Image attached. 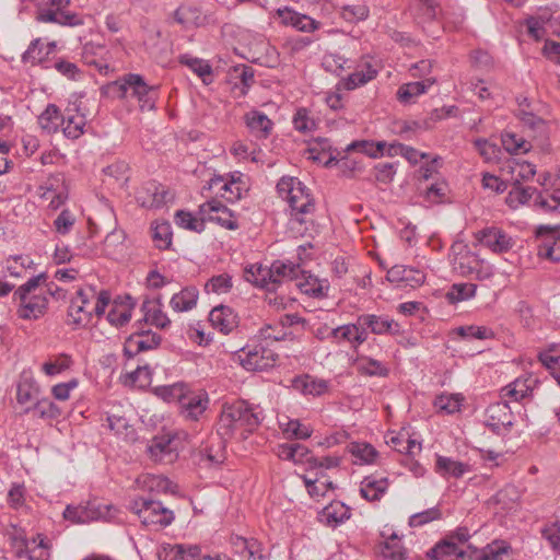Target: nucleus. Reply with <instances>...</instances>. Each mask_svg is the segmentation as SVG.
Wrapping results in <instances>:
<instances>
[{
	"label": "nucleus",
	"mask_w": 560,
	"mask_h": 560,
	"mask_svg": "<svg viewBox=\"0 0 560 560\" xmlns=\"http://www.w3.org/2000/svg\"><path fill=\"white\" fill-rule=\"evenodd\" d=\"M435 470L442 477L460 478L464 474L469 471V465L454 460L450 457L438 456Z\"/></svg>",
	"instance_id": "nucleus-40"
},
{
	"label": "nucleus",
	"mask_w": 560,
	"mask_h": 560,
	"mask_svg": "<svg viewBox=\"0 0 560 560\" xmlns=\"http://www.w3.org/2000/svg\"><path fill=\"white\" fill-rule=\"evenodd\" d=\"M161 342V337L151 331H141L131 334L125 341L124 353L127 358H133L142 351L156 348Z\"/></svg>",
	"instance_id": "nucleus-17"
},
{
	"label": "nucleus",
	"mask_w": 560,
	"mask_h": 560,
	"mask_svg": "<svg viewBox=\"0 0 560 560\" xmlns=\"http://www.w3.org/2000/svg\"><path fill=\"white\" fill-rule=\"evenodd\" d=\"M303 480L308 494L314 499L324 497L329 490L335 488L323 470L316 472L308 471L307 475L303 476Z\"/></svg>",
	"instance_id": "nucleus-33"
},
{
	"label": "nucleus",
	"mask_w": 560,
	"mask_h": 560,
	"mask_svg": "<svg viewBox=\"0 0 560 560\" xmlns=\"http://www.w3.org/2000/svg\"><path fill=\"white\" fill-rule=\"evenodd\" d=\"M350 453L360 460L361 464H372L375 462L377 451L368 443H352Z\"/></svg>",
	"instance_id": "nucleus-59"
},
{
	"label": "nucleus",
	"mask_w": 560,
	"mask_h": 560,
	"mask_svg": "<svg viewBox=\"0 0 560 560\" xmlns=\"http://www.w3.org/2000/svg\"><path fill=\"white\" fill-rule=\"evenodd\" d=\"M182 62L187 65L199 78H201L203 83H211L212 69L208 62L201 59L187 57H184L182 59Z\"/></svg>",
	"instance_id": "nucleus-58"
},
{
	"label": "nucleus",
	"mask_w": 560,
	"mask_h": 560,
	"mask_svg": "<svg viewBox=\"0 0 560 560\" xmlns=\"http://www.w3.org/2000/svg\"><path fill=\"white\" fill-rule=\"evenodd\" d=\"M206 220L196 219L190 212L179 210L175 214V223L186 230L201 232L203 230V222Z\"/></svg>",
	"instance_id": "nucleus-61"
},
{
	"label": "nucleus",
	"mask_w": 560,
	"mask_h": 560,
	"mask_svg": "<svg viewBox=\"0 0 560 560\" xmlns=\"http://www.w3.org/2000/svg\"><path fill=\"white\" fill-rule=\"evenodd\" d=\"M172 390L179 396L180 413L188 420L198 421L209 406L208 394L188 390L186 386H176Z\"/></svg>",
	"instance_id": "nucleus-9"
},
{
	"label": "nucleus",
	"mask_w": 560,
	"mask_h": 560,
	"mask_svg": "<svg viewBox=\"0 0 560 560\" xmlns=\"http://www.w3.org/2000/svg\"><path fill=\"white\" fill-rule=\"evenodd\" d=\"M425 276L422 271L407 267L405 265H395L387 271V280L395 283L415 288L424 282Z\"/></svg>",
	"instance_id": "nucleus-24"
},
{
	"label": "nucleus",
	"mask_w": 560,
	"mask_h": 560,
	"mask_svg": "<svg viewBox=\"0 0 560 560\" xmlns=\"http://www.w3.org/2000/svg\"><path fill=\"white\" fill-rule=\"evenodd\" d=\"M534 382L535 381L530 377L516 378L514 382L501 389V397L511 398L514 401H521L532 394Z\"/></svg>",
	"instance_id": "nucleus-37"
},
{
	"label": "nucleus",
	"mask_w": 560,
	"mask_h": 560,
	"mask_svg": "<svg viewBox=\"0 0 560 560\" xmlns=\"http://www.w3.org/2000/svg\"><path fill=\"white\" fill-rule=\"evenodd\" d=\"M386 142L357 141L348 147V150H357L368 154L371 158H377L385 153Z\"/></svg>",
	"instance_id": "nucleus-60"
},
{
	"label": "nucleus",
	"mask_w": 560,
	"mask_h": 560,
	"mask_svg": "<svg viewBox=\"0 0 560 560\" xmlns=\"http://www.w3.org/2000/svg\"><path fill=\"white\" fill-rule=\"evenodd\" d=\"M39 189L43 190L40 194L42 203L47 202V208L51 211L58 210L68 198L65 178L60 173L50 176Z\"/></svg>",
	"instance_id": "nucleus-13"
},
{
	"label": "nucleus",
	"mask_w": 560,
	"mask_h": 560,
	"mask_svg": "<svg viewBox=\"0 0 560 560\" xmlns=\"http://www.w3.org/2000/svg\"><path fill=\"white\" fill-rule=\"evenodd\" d=\"M536 236L540 240L537 255L551 261H560V231L557 228L540 225L536 230Z\"/></svg>",
	"instance_id": "nucleus-14"
},
{
	"label": "nucleus",
	"mask_w": 560,
	"mask_h": 560,
	"mask_svg": "<svg viewBox=\"0 0 560 560\" xmlns=\"http://www.w3.org/2000/svg\"><path fill=\"white\" fill-rule=\"evenodd\" d=\"M293 281H296L295 285L301 290V292L314 298L327 295V291L329 289L327 280L318 279L312 275L305 276L302 270Z\"/></svg>",
	"instance_id": "nucleus-32"
},
{
	"label": "nucleus",
	"mask_w": 560,
	"mask_h": 560,
	"mask_svg": "<svg viewBox=\"0 0 560 560\" xmlns=\"http://www.w3.org/2000/svg\"><path fill=\"white\" fill-rule=\"evenodd\" d=\"M142 482L150 491L174 492L172 481L163 476L147 475L143 476Z\"/></svg>",
	"instance_id": "nucleus-62"
},
{
	"label": "nucleus",
	"mask_w": 560,
	"mask_h": 560,
	"mask_svg": "<svg viewBox=\"0 0 560 560\" xmlns=\"http://www.w3.org/2000/svg\"><path fill=\"white\" fill-rule=\"evenodd\" d=\"M298 323L295 315H285L281 320L273 324H265L260 329V337L265 340L280 341L288 337L289 327Z\"/></svg>",
	"instance_id": "nucleus-30"
},
{
	"label": "nucleus",
	"mask_w": 560,
	"mask_h": 560,
	"mask_svg": "<svg viewBox=\"0 0 560 560\" xmlns=\"http://www.w3.org/2000/svg\"><path fill=\"white\" fill-rule=\"evenodd\" d=\"M276 14L282 25L291 26L300 32L310 33L319 28V22L288 7L278 9Z\"/></svg>",
	"instance_id": "nucleus-19"
},
{
	"label": "nucleus",
	"mask_w": 560,
	"mask_h": 560,
	"mask_svg": "<svg viewBox=\"0 0 560 560\" xmlns=\"http://www.w3.org/2000/svg\"><path fill=\"white\" fill-rule=\"evenodd\" d=\"M142 311L144 312V320L159 328H165L170 325L167 315L162 311L159 302H144L142 304Z\"/></svg>",
	"instance_id": "nucleus-45"
},
{
	"label": "nucleus",
	"mask_w": 560,
	"mask_h": 560,
	"mask_svg": "<svg viewBox=\"0 0 560 560\" xmlns=\"http://www.w3.org/2000/svg\"><path fill=\"white\" fill-rule=\"evenodd\" d=\"M35 290V276H32L27 281L21 285L16 291L15 295L20 301V307L18 310L19 317L23 319H30L35 312L34 296L31 293Z\"/></svg>",
	"instance_id": "nucleus-28"
},
{
	"label": "nucleus",
	"mask_w": 560,
	"mask_h": 560,
	"mask_svg": "<svg viewBox=\"0 0 560 560\" xmlns=\"http://www.w3.org/2000/svg\"><path fill=\"white\" fill-rule=\"evenodd\" d=\"M477 285L474 283H455L446 294L451 303H458L475 296Z\"/></svg>",
	"instance_id": "nucleus-54"
},
{
	"label": "nucleus",
	"mask_w": 560,
	"mask_h": 560,
	"mask_svg": "<svg viewBox=\"0 0 560 560\" xmlns=\"http://www.w3.org/2000/svg\"><path fill=\"white\" fill-rule=\"evenodd\" d=\"M350 509L340 501H335L323 509L322 517L328 525L336 526L350 517Z\"/></svg>",
	"instance_id": "nucleus-43"
},
{
	"label": "nucleus",
	"mask_w": 560,
	"mask_h": 560,
	"mask_svg": "<svg viewBox=\"0 0 560 560\" xmlns=\"http://www.w3.org/2000/svg\"><path fill=\"white\" fill-rule=\"evenodd\" d=\"M130 509L144 526L166 527L174 521L173 511L160 501L139 498L130 503Z\"/></svg>",
	"instance_id": "nucleus-6"
},
{
	"label": "nucleus",
	"mask_w": 560,
	"mask_h": 560,
	"mask_svg": "<svg viewBox=\"0 0 560 560\" xmlns=\"http://www.w3.org/2000/svg\"><path fill=\"white\" fill-rule=\"evenodd\" d=\"M264 419L262 409L241 400L224 407L218 423V433L222 438H232L240 432L242 438L259 427Z\"/></svg>",
	"instance_id": "nucleus-1"
},
{
	"label": "nucleus",
	"mask_w": 560,
	"mask_h": 560,
	"mask_svg": "<svg viewBox=\"0 0 560 560\" xmlns=\"http://www.w3.org/2000/svg\"><path fill=\"white\" fill-rule=\"evenodd\" d=\"M354 365L357 371L365 376L385 377L388 375V369L381 361L366 355H359L354 360Z\"/></svg>",
	"instance_id": "nucleus-41"
},
{
	"label": "nucleus",
	"mask_w": 560,
	"mask_h": 560,
	"mask_svg": "<svg viewBox=\"0 0 560 560\" xmlns=\"http://www.w3.org/2000/svg\"><path fill=\"white\" fill-rule=\"evenodd\" d=\"M293 126L295 130L307 133L316 128L315 120L310 116L306 108H299L293 117Z\"/></svg>",
	"instance_id": "nucleus-63"
},
{
	"label": "nucleus",
	"mask_w": 560,
	"mask_h": 560,
	"mask_svg": "<svg viewBox=\"0 0 560 560\" xmlns=\"http://www.w3.org/2000/svg\"><path fill=\"white\" fill-rule=\"evenodd\" d=\"M71 0H50L49 7L43 9L37 20L46 23H56L61 26L75 27L84 24L83 15L70 11Z\"/></svg>",
	"instance_id": "nucleus-8"
},
{
	"label": "nucleus",
	"mask_w": 560,
	"mask_h": 560,
	"mask_svg": "<svg viewBox=\"0 0 560 560\" xmlns=\"http://www.w3.org/2000/svg\"><path fill=\"white\" fill-rule=\"evenodd\" d=\"M187 438L186 432H167L155 436L148 448L149 454L155 462L172 464Z\"/></svg>",
	"instance_id": "nucleus-7"
},
{
	"label": "nucleus",
	"mask_w": 560,
	"mask_h": 560,
	"mask_svg": "<svg viewBox=\"0 0 560 560\" xmlns=\"http://www.w3.org/2000/svg\"><path fill=\"white\" fill-rule=\"evenodd\" d=\"M293 386L305 395L320 396L328 390V382L311 375L299 376L294 380Z\"/></svg>",
	"instance_id": "nucleus-38"
},
{
	"label": "nucleus",
	"mask_w": 560,
	"mask_h": 560,
	"mask_svg": "<svg viewBox=\"0 0 560 560\" xmlns=\"http://www.w3.org/2000/svg\"><path fill=\"white\" fill-rule=\"evenodd\" d=\"M238 359L247 371H266L276 364L278 354L262 345H255L243 348L238 353Z\"/></svg>",
	"instance_id": "nucleus-10"
},
{
	"label": "nucleus",
	"mask_w": 560,
	"mask_h": 560,
	"mask_svg": "<svg viewBox=\"0 0 560 560\" xmlns=\"http://www.w3.org/2000/svg\"><path fill=\"white\" fill-rule=\"evenodd\" d=\"M40 128L47 133L56 132L65 124L63 117L56 105H48L46 110L37 117Z\"/></svg>",
	"instance_id": "nucleus-42"
},
{
	"label": "nucleus",
	"mask_w": 560,
	"mask_h": 560,
	"mask_svg": "<svg viewBox=\"0 0 560 560\" xmlns=\"http://www.w3.org/2000/svg\"><path fill=\"white\" fill-rule=\"evenodd\" d=\"M366 325L372 334L375 335H399L400 325L388 316H378L374 314L361 315V324Z\"/></svg>",
	"instance_id": "nucleus-26"
},
{
	"label": "nucleus",
	"mask_w": 560,
	"mask_h": 560,
	"mask_svg": "<svg viewBox=\"0 0 560 560\" xmlns=\"http://www.w3.org/2000/svg\"><path fill=\"white\" fill-rule=\"evenodd\" d=\"M35 380L31 370L23 371L16 385V405L21 412H28L35 407Z\"/></svg>",
	"instance_id": "nucleus-22"
},
{
	"label": "nucleus",
	"mask_w": 560,
	"mask_h": 560,
	"mask_svg": "<svg viewBox=\"0 0 560 560\" xmlns=\"http://www.w3.org/2000/svg\"><path fill=\"white\" fill-rule=\"evenodd\" d=\"M463 401L464 396L462 394H442L435 398L434 406L452 415L460 410Z\"/></svg>",
	"instance_id": "nucleus-51"
},
{
	"label": "nucleus",
	"mask_w": 560,
	"mask_h": 560,
	"mask_svg": "<svg viewBox=\"0 0 560 560\" xmlns=\"http://www.w3.org/2000/svg\"><path fill=\"white\" fill-rule=\"evenodd\" d=\"M281 428L289 439L306 440L312 434V430L299 420H288L285 423H281Z\"/></svg>",
	"instance_id": "nucleus-56"
},
{
	"label": "nucleus",
	"mask_w": 560,
	"mask_h": 560,
	"mask_svg": "<svg viewBox=\"0 0 560 560\" xmlns=\"http://www.w3.org/2000/svg\"><path fill=\"white\" fill-rule=\"evenodd\" d=\"M152 238L155 246L160 249H166L172 244V229L166 221H155L152 224Z\"/></svg>",
	"instance_id": "nucleus-47"
},
{
	"label": "nucleus",
	"mask_w": 560,
	"mask_h": 560,
	"mask_svg": "<svg viewBox=\"0 0 560 560\" xmlns=\"http://www.w3.org/2000/svg\"><path fill=\"white\" fill-rule=\"evenodd\" d=\"M116 509L110 505L98 506H71L68 505L63 517L73 523L83 524L92 521H110L115 517Z\"/></svg>",
	"instance_id": "nucleus-11"
},
{
	"label": "nucleus",
	"mask_w": 560,
	"mask_h": 560,
	"mask_svg": "<svg viewBox=\"0 0 560 560\" xmlns=\"http://www.w3.org/2000/svg\"><path fill=\"white\" fill-rule=\"evenodd\" d=\"M427 556L431 560H466V552L455 541L446 538L431 548Z\"/></svg>",
	"instance_id": "nucleus-29"
},
{
	"label": "nucleus",
	"mask_w": 560,
	"mask_h": 560,
	"mask_svg": "<svg viewBox=\"0 0 560 560\" xmlns=\"http://www.w3.org/2000/svg\"><path fill=\"white\" fill-rule=\"evenodd\" d=\"M202 220L218 222L229 230L237 229V223L232 219L231 211L219 200L211 199L199 207Z\"/></svg>",
	"instance_id": "nucleus-16"
},
{
	"label": "nucleus",
	"mask_w": 560,
	"mask_h": 560,
	"mask_svg": "<svg viewBox=\"0 0 560 560\" xmlns=\"http://www.w3.org/2000/svg\"><path fill=\"white\" fill-rule=\"evenodd\" d=\"M221 438L213 439L209 445L200 450V463L207 466H218L225 459L224 444Z\"/></svg>",
	"instance_id": "nucleus-39"
},
{
	"label": "nucleus",
	"mask_w": 560,
	"mask_h": 560,
	"mask_svg": "<svg viewBox=\"0 0 560 560\" xmlns=\"http://www.w3.org/2000/svg\"><path fill=\"white\" fill-rule=\"evenodd\" d=\"M535 191V188L514 184L505 198V202L510 208L517 209L520 206L528 202Z\"/></svg>",
	"instance_id": "nucleus-48"
},
{
	"label": "nucleus",
	"mask_w": 560,
	"mask_h": 560,
	"mask_svg": "<svg viewBox=\"0 0 560 560\" xmlns=\"http://www.w3.org/2000/svg\"><path fill=\"white\" fill-rule=\"evenodd\" d=\"M376 74L377 71L371 65H366L365 69L357 70L346 79L345 88L349 91L354 90L373 80Z\"/></svg>",
	"instance_id": "nucleus-50"
},
{
	"label": "nucleus",
	"mask_w": 560,
	"mask_h": 560,
	"mask_svg": "<svg viewBox=\"0 0 560 560\" xmlns=\"http://www.w3.org/2000/svg\"><path fill=\"white\" fill-rule=\"evenodd\" d=\"M7 536L19 560H34L32 550L28 547L30 539L25 528L19 525H11L7 530Z\"/></svg>",
	"instance_id": "nucleus-27"
},
{
	"label": "nucleus",
	"mask_w": 560,
	"mask_h": 560,
	"mask_svg": "<svg viewBox=\"0 0 560 560\" xmlns=\"http://www.w3.org/2000/svg\"><path fill=\"white\" fill-rule=\"evenodd\" d=\"M509 549L504 541H493L481 550V556L477 560H502V556L508 553Z\"/></svg>",
	"instance_id": "nucleus-64"
},
{
	"label": "nucleus",
	"mask_w": 560,
	"mask_h": 560,
	"mask_svg": "<svg viewBox=\"0 0 560 560\" xmlns=\"http://www.w3.org/2000/svg\"><path fill=\"white\" fill-rule=\"evenodd\" d=\"M388 488L387 478L366 476L360 483V493L368 501H378Z\"/></svg>",
	"instance_id": "nucleus-34"
},
{
	"label": "nucleus",
	"mask_w": 560,
	"mask_h": 560,
	"mask_svg": "<svg viewBox=\"0 0 560 560\" xmlns=\"http://www.w3.org/2000/svg\"><path fill=\"white\" fill-rule=\"evenodd\" d=\"M174 198L173 194L156 183L145 184L137 194L138 203L148 209H160Z\"/></svg>",
	"instance_id": "nucleus-15"
},
{
	"label": "nucleus",
	"mask_w": 560,
	"mask_h": 560,
	"mask_svg": "<svg viewBox=\"0 0 560 560\" xmlns=\"http://www.w3.org/2000/svg\"><path fill=\"white\" fill-rule=\"evenodd\" d=\"M244 121L249 132L256 138H267L272 129V121L259 110H250L244 115Z\"/></svg>",
	"instance_id": "nucleus-31"
},
{
	"label": "nucleus",
	"mask_w": 560,
	"mask_h": 560,
	"mask_svg": "<svg viewBox=\"0 0 560 560\" xmlns=\"http://www.w3.org/2000/svg\"><path fill=\"white\" fill-rule=\"evenodd\" d=\"M72 359L70 355L61 353L49 358L42 365L43 372L48 376H56L70 369Z\"/></svg>",
	"instance_id": "nucleus-46"
},
{
	"label": "nucleus",
	"mask_w": 560,
	"mask_h": 560,
	"mask_svg": "<svg viewBox=\"0 0 560 560\" xmlns=\"http://www.w3.org/2000/svg\"><path fill=\"white\" fill-rule=\"evenodd\" d=\"M477 241L494 253L508 252L513 246V241L498 228H486L476 233Z\"/></svg>",
	"instance_id": "nucleus-21"
},
{
	"label": "nucleus",
	"mask_w": 560,
	"mask_h": 560,
	"mask_svg": "<svg viewBox=\"0 0 560 560\" xmlns=\"http://www.w3.org/2000/svg\"><path fill=\"white\" fill-rule=\"evenodd\" d=\"M198 298L199 292L197 288L186 287L172 296L170 305L175 312H188L197 305Z\"/></svg>",
	"instance_id": "nucleus-36"
},
{
	"label": "nucleus",
	"mask_w": 560,
	"mask_h": 560,
	"mask_svg": "<svg viewBox=\"0 0 560 560\" xmlns=\"http://www.w3.org/2000/svg\"><path fill=\"white\" fill-rule=\"evenodd\" d=\"M452 250L453 267L462 276H469L475 271H478L480 260L478 256L468 248L467 245H464L462 243L454 244L452 246Z\"/></svg>",
	"instance_id": "nucleus-18"
},
{
	"label": "nucleus",
	"mask_w": 560,
	"mask_h": 560,
	"mask_svg": "<svg viewBox=\"0 0 560 560\" xmlns=\"http://www.w3.org/2000/svg\"><path fill=\"white\" fill-rule=\"evenodd\" d=\"M486 425L498 435H505L513 427V413L506 401L491 404L486 411Z\"/></svg>",
	"instance_id": "nucleus-12"
},
{
	"label": "nucleus",
	"mask_w": 560,
	"mask_h": 560,
	"mask_svg": "<svg viewBox=\"0 0 560 560\" xmlns=\"http://www.w3.org/2000/svg\"><path fill=\"white\" fill-rule=\"evenodd\" d=\"M107 89L118 98L127 97L130 91L131 95L138 98L142 110H152L155 107L156 88L149 86L139 74H126L110 83Z\"/></svg>",
	"instance_id": "nucleus-5"
},
{
	"label": "nucleus",
	"mask_w": 560,
	"mask_h": 560,
	"mask_svg": "<svg viewBox=\"0 0 560 560\" xmlns=\"http://www.w3.org/2000/svg\"><path fill=\"white\" fill-rule=\"evenodd\" d=\"M301 268L293 262L273 261L270 268L250 266L246 272L254 276V282L268 291L267 302L277 308L284 307V298L273 294L284 282H291L298 278Z\"/></svg>",
	"instance_id": "nucleus-2"
},
{
	"label": "nucleus",
	"mask_w": 560,
	"mask_h": 560,
	"mask_svg": "<svg viewBox=\"0 0 560 560\" xmlns=\"http://www.w3.org/2000/svg\"><path fill=\"white\" fill-rule=\"evenodd\" d=\"M501 141L503 148L511 154L525 153L530 149L529 142L513 132H504Z\"/></svg>",
	"instance_id": "nucleus-52"
},
{
	"label": "nucleus",
	"mask_w": 560,
	"mask_h": 560,
	"mask_svg": "<svg viewBox=\"0 0 560 560\" xmlns=\"http://www.w3.org/2000/svg\"><path fill=\"white\" fill-rule=\"evenodd\" d=\"M132 308L133 306L129 302L114 301L107 320L115 327H121L131 319Z\"/></svg>",
	"instance_id": "nucleus-44"
},
{
	"label": "nucleus",
	"mask_w": 560,
	"mask_h": 560,
	"mask_svg": "<svg viewBox=\"0 0 560 560\" xmlns=\"http://www.w3.org/2000/svg\"><path fill=\"white\" fill-rule=\"evenodd\" d=\"M381 556L387 560H406V550L396 534H392L381 547Z\"/></svg>",
	"instance_id": "nucleus-49"
},
{
	"label": "nucleus",
	"mask_w": 560,
	"mask_h": 560,
	"mask_svg": "<svg viewBox=\"0 0 560 560\" xmlns=\"http://www.w3.org/2000/svg\"><path fill=\"white\" fill-rule=\"evenodd\" d=\"M456 334L463 338H475L479 340L491 339L494 332L491 328L486 326H460L456 328Z\"/></svg>",
	"instance_id": "nucleus-57"
},
{
	"label": "nucleus",
	"mask_w": 560,
	"mask_h": 560,
	"mask_svg": "<svg viewBox=\"0 0 560 560\" xmlns=\"http://www.w3.org/2000/svg\"><path fill=\"white\" fill-rule=\"evenodd\" d=\"M122 383L127 386L143 387L150 383L151 371L149 366H138L135 371L126 373L122 377Z\"/></svg>",
	"instance_id": "nucleus-55"
},
{
	"label": "nucleus",
	"mask_w": 560,
	"mask_h": 560,
	"mask_svg": "<svg viewBox=\"0 0 560 560\" xmlns=\"http://www.w3.org/2000/svg\"><path fill=\"white\" fill-rule=\"evenodd\" d=\"M434 83L435 80L432 78H428L422 81L405 83L398 89L397 98L400 103H413L416 97L424 94Z\"/></svg>",
	"instance_id": "nucleus-35"
},
{
	"label": "nucleus",
	"mask_w": 560,
	"mask_h": 560,
	"mask_svg": "<svg viewBox=\"0 0 560 560\" xmlns=\"http://www.w3.org/2000/svg\"><path fill=\"white\" fill-rule=\"evenodd\" d=\"M110 302V294L106 290L96 292L93 288L88 287L79 289L70 301L68 310L69 324L75 328L88 325L93 317L102 316Z\"/></svg>",
	"instance_id": "nucleus-4"
},
{
	"label": "nucleus",
	"mask_w": 560,
	"mask_h": 560,
	"mask_svg": "<svg viewBox=\"0 0 560 560\" xmlns=\"http://www.w3.org/2000/svg\"><path fill=\"white\" fill-rule=\"evenodd\" d=\"M279 196L291 210V221L304 224L313 221L315 201L308 188L295 177L283 176L277 184Z\"/></svg>",
	"instance_id": "nucleus-3"
},
{
	"label": "nucleus",
	"mask_w": 560,
	"mask_h": 560,
	"mask_svg": "<svg viewBox=\"0 0 560 560\" xmlns=\"http://www.w3.org/2000/svg\"><path fill=\"white\" fill-rule=\"evenodd\" d=\"M233 287L232 277L229 273H221L211 277L206 285L207 293L225 294L231 291Z\"/></svg>",
	"instance_id": "nucleus-53"
},
{
	"label": "nucleus",
	"mask_w": 560,
	"mask_h": 560,
	"mask_svg": "<svg viewBox=\"0 0 560 560\" xmlns=\"http://www.w3.org/2000/svg\"><path fill=\"white\" fill-rule=\"evenodd\" d=\"M211 325L223 334H230L238 326V317L234 311L224 305L212 308L209 314Z\"/></svg>",
	"instance_id": "nucleus-25"
},
{
	"label": "nucleus",
	"mask_w": 560,
	"mask_h": 560,
	"mask_svg": "<svg viewBox=\"0 0 560 560\" xmlns=\"http://www.w3.org/2000/svg\"><path fill=\"white\" fill-rule=\"evenodd\" d=\"M43 275L37 276V313L45 314L50 307L59 306V303L66 300V291L60 289L56 283L42 285L40 278Z\"/></svg>",
	"instance_id": "nucleus-20"
},
{
	"label": "nucleus",
	"mask_w": 560,
	"mask_h": 560,
	"mask_svg": "<svg viewBox=\"0 0 560 560\" xmlns=\"http://www.w3.org/2000/svg\"><path fill=\"white\" fill-rule=\"evenodd\" d=\"M200 552L198 545L162 544L158 557L159 560H192L199 557Z\"/></svg>",
	"instance_id": "nucleus-23"
}]
</instances>
